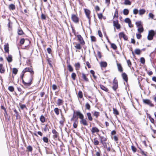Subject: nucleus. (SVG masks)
<instances>
[{
  "label": "nucleus",
  "mask_w": 156,
  "mask_h": 156,
  "mask_svg": "<svg viewBox=\"0 0 156 156\" xmlns=\"http://www.w3.org/2000/svg\"><path fill=\"white\" fill-rule=\"evenodd\" d=\"M75 47L77 49L80 50L81 49V47L80 44H76V45L75 46Z\"/></svg>",
  "instance_id": "nucleus-50"
},
{
  "label": "nucleus",
  "mask_w": 156,
  "mask_h": 156,
  "mask_svg": "<svg viewBox=\"0 0 156 156\" xmlns=\"http://www.w3.org/2000/svg\"><path fill=\"white\" fill-rule=\"evenodd\" d=\"M144 30V29L143 27H138V32L141 33H142Z\"/></svg>",
  "instance_id": "nucleus-31"
},
{
  "label": "nucleus",
  "mask_w": 156,
  "mask_h": 156,
  "mask_svg": "<svg viewBox=\"0 0 156 156\" xmlns=\"http://www.w3.org/2000/svg\"><path fill=\"white\" fill-rule=\"evenodd\" d=\"M131 149L134 152H136V149L134 146L133 145L131 146Z\"/></svg>",
  "instance_id": "nucleus-54"
},
{
  "label": "nucleus",
  "mask_w": 156,
  "mask_h": 156,
  "mask_svg": "<svg viewBox=\"0 0 156 156\" xmlns=\"http://www.w3.org/2000/svg\"><path fill=\"white\" fill-rule=\"evenodd\" d=\"M41 19H42V20H46V16H45L43 14H42L41 15Z\"/></svg>",
  "instance_id": "nucleus-59"
},
{
  "label": "nucleus",
  "mask_w": 156,
  "mask_h": 156,
  "mask_svg": "<svg viewBox=\"0 0 156 156\" xmlns=\"http://www.w3.org/2000/svg\"><path fill=\"white\" fill-rule=\"evenodd\" d=\"M119 16L118 15V9H116L115 11V12L114 14V17H116L118 18Z\"/></svg>",
  "instance_id": "nucleus-37"
},
{
  "label": "nucleus",
  "mask_w": 156,
  "mask_h": 156,
  "mask_svg": "<svg viewBox=\"0 0 156 156\" xmlns=\"http://www.w3.org/2000/svg\"><path fill=\"white\" fill-rule=\"evenodd\" d=\"M9 9L10 10H14L16 9L15 5L12 4H10L9 6Z\"/></svg>",
  "instance_id": "nucleus-13"
},
{
  "label": "nucleus",
  "mask_w": 156,
  "mask_h": 156,
  "mask_svg": "<svg viewBox=\"0 0 156 156\" xmlns=\"http://www.w3.org/2000/svg\"><path fill=\"white\" fill-rule=\"evenodd\" d=\"M42 140L45 143H48V139L47 137H44L43 138Z\"/></svg>",
  "instance_id": "nucleus-40"
},
{
  "label": "nucleus",
  "mask_w": 156,
  "mask_h": 156,
  "mask_svg": "<svg viewBox=\"0 0 156 156\" xmlns=\"http://www.w3.org/2000/svg\"><path fill=\"white\" fill-rule=\"evenodd\" d=\"M129 13V11L128 9H124L123 11V13L125 15H127Z\"/></svg>",
  "instance_id": "nucleus-28"
},
{
  "label": "nucleus",
  "mask_w": 156,
  "mask_h": 156,
  "mask_svg": "<svg viewBox=\"0 0 156 156\" xmlns=\"http://www.w3.org/2000/svg\"><path fill=\"white\" fill-rule=\"evenodd\" d=\"M85 107L88 110H90V106L88 103H87L85 105Z\"/></svg>",
  "instance_id": "nucleus-46"
},
{
  "label": "nucleus",
  "mask_w": 156,
  "mask_h": 156,
  "mask_svg": "<svg viewBox=\"0 0 156 156\" xmlns=\"http://www.w3.org/2000/svg\"><path fill=\"white\" fill-rule=\"evenodd\" d=\"M125 22L126 23H131V21L128 18H126L125 20Z\"/></svg>",
  "instance_id": "nucleus-51"
},
{
  "label": "nucleus",
  "mask_w": 156,
  "mask_h": 156,
  "mask_svg": "<svg viewBox=\"0 0 156 156\" xmlns=\"http://www.w3.org/2000/svg\"><path fill=\"white\" fill-rule=\"evenodd\" d=\"M27 72H30V73L31 75H32L34 73V72L33 69L30 67L25 68L23 70L22 73H25Z\"/></svg>",
  "instance_id": "nucleus-5"
},
{
  "label": "nucleus",
  "mask_w": 156,
  "mask_h": 156,
  "mask_svg": "<svg viewBox=\"0 0 156 156\" xmlns=\"http://www.w3.org/2000/svg\"><path fill=\"white\" fill-rule=\"evenodd\" d=\"M122 76L123 79L126 82L128 81V77L127 74L125 73H123L122 74Z\"/></svg>",
  "instance_id": "nucleus-15"
},
{
  "label": "nucleus",
  "mask_w": 156,
  "mask_h": 156,
  "mask_svg": "<svg viewBox=\"0 0 156 156\" xmlns=\"http://www.w3.org/2000/svg\"><path fill=\"white\" fill-rule=\"evenodd\" d=\"M139 15H142L145 13V10L144 9H141L139 11Z\"/></svg>",
  "instance_id": "nucleus-30"
},
{
  "label": "nucleus",
  "mask_w": 156,
  "mask_h": 156,
  "mask_svg": "<svg viewBox=\"0 0 156 156\" xmlns=\"http://www.w3.org/2000/svg\"><path fill=\"white\" fill-rule=\"evenodd\" d=\"M18 34L19 35H22L24 34V33L22 30L20 28V29H18Z\"/></svg>",
  "instance_id": "nucleus-27"
},
{
  "label": "nucleus",
  "mask_w": 156,
  "mask_h": 156,
  "mask_svg": "<svg viewBox=\"0 0 156 156\" xmlns=\"http://www.w3.org/2000/svg\"><path fill=\"white\" fill-rule=\"evenodd\" d=\"M71 19L72 21L75 23H77L79 22V19L77 16L75 14H72L71 16Z\"/></svg>",
  "instance_id": "nucleus-7"
},
{
  "label": "nucleus",
  "mask_w": 156,
  "mask_h": 156,
  "mask_svg": "<svg viewBox=\"0 0 156 156\" xmlns=\"http://www.w3.org/2000/svg\"><path fill=\"white\" fill-rule=\"evenodd\" d=\"M131 4V2L129 0H125L124 4L125 5H130Z\"/></svg>",
  "instance_id": "nucleus-29"
},
{
  "label": "nucleus",
  "mask_w": 156,
  "mask_h": 156,
  "mask_svg": "<svg viewBox=\"0 0 156 156\" xmlns=\"http://www.w3.org/2000/svg\"><path fill=\"white\" fill-rule=\"evenodd\" d=\"M112 84V88L115 91L118 87L117 80L114 79L113 81Z\"/></svg>",
  "instance_id": "nucleus-4"
},
{
  "label": "nucleus",
  "mask_w": 156,
  "mask_h": 156,
  "mask_svg": "<svg viewBox=\"0 0 156 156\" xmlns=\"http://www.w3.org/2000/svg\"><path fill=\"white\" fill-rule=\"evenodd\" d=\"M113 26L115 27L118 29H119L120 28V25L118 21V20L116 21H114L113 22Z\"/></svg>",
  "instance_id": "nucleus-9"
},
{
  "label": "nucleus",
  "mask_w": 156,
  "mask_h": 156,
  "mask_svg": "<svg viewBox=\"0 0 156 156\" xmlns=\"http://www.w3.org/2000/svg\"><path fill=\"white\" fill-rule=\"evenodd\" d=\"M76 70H79L80 67V65L79 62L75 64V65Z\"/></svg>",
  "instance_id": "nucleus-26"
},
{
  "label": "nucleus",
  "mask_w": 156,
  "mask_h": 156,
  "mask_svg": "<svg viewBox=\"0 0 156 156\" xmlns=\"http://www.w3.org/2000/svg\"><path fill=\"white\" fill-rule=\"evenodd\" d=\"M91 132L92 133L98 132H99V130L96 127H93L92 128Z\"/></svg>",
  "instance_id": "nucleus-24"
},
{
  "label": "nucleus",
  "mask_w": 156,
  "mask_h": 156,
  "mask_svg": "<svg viewBox=\"0 0 156 156\" xmlns=\"http://www.w3.org/2000/svg\"><path fill=\"white\" fill-rule=\"evenodd\" d=\"M155 34L156 33L153 30H151L149 31L147 37L148 40L149 41L152 40Z\"/></svg>",
  "instance_id": "nucleus-2"
},
{
  "label": "nucleus",
  "mask_w": 156,
  "mask_h": 156,
  "mask_svg": "<svg viewBox=\"0 0 156 156\" xmlns=\"http://www.w3.org/2000/svg\"><path fill=\"white\" fill-rule=\"evenodd\" d=\"M63 103V101L62 100L58 99L57 101V104L58 105H60Z\"/></svg>",
  "instance_id": "nucleus-39"
},
{
  "label": "nucleus",
  "mask_w": 156,
  "mask_h": 156,
  "mask_svg": "<svg viewBox=\"0 0 156 156\" xmlns=\"http://www.w3.org/2000/svg\"><path fill=\"white\" fill-rule=\"evenodd\" d=\"M24 73H23L22 74V75H21V78L22 80V82H23V84L26 87H30L31 84V81H32L31 78V77H30L29 81L27 82H25L24 81V80L23 79L24 75Z\"/></svg>",
  "instance_id": "nucleus-1"
},
{
  "label": "nucleus",
  "mask_w": 156,
  "mask_h": 156,
  "mask_svg": "<svg viewBox=\"0 0 156 156\" xmlns=\"http://www.w3.org/2000/svg\"><path fill=\"white\" fill-rule=\"evenodd\" d=\"M127 63L128 64V66L129 67H130L132 65V64H131V62L130 60H127Z\"/></svg>",
  "instance_id": "nucleus-57"
},
{
  "label": "nucleus",
  "mask_w": 156,
  "mask_h": 156,
  "mask_svg": "<svg viewBox=\"0 0 156 156\" xmlns=\"http://www.w3.org/2000/svg\"><path fill=\"white\" fill-rule=\"evenodd\" d=\"M6 59L9 62H11L12 61V56L11 55L8 54V57H6Z\"/></svg>",
  "instance_id": "nucleus-16"
},
{
  "label": "nucleus",
  "mask_w": 156,
  "mask_h": 156,
  "mask_svg": "<svg viewBox=\"0 0 156 156\" xmlns=\"http://www.w3.org/2000/svg\"><path fill=\"white\" fill-rule=\"evenodd\" d=\"M138 10L137 9H135L133 10V13L134 14L136 15L138 13Z\"/></svg>",
  "instance_id": "nucleus-55"
},
{
  "label": "nucleus",
  "mask_w": 156,
  "mask_h": 156,
  "mask_svg": "<svg viewBox=\"0 0 156 156\" xmlns=\"http://www.w3.org/2000/svg\"><path fill=\"white\" fill-rule=\"evenodd\" d=\"M8 90L11 92H13L14 90V88L13 86H9L8 87Z\"/></svg>",
  "instance_id": "nucleus-52"
},
{
  "label": "nucleus",
  "mask_w": 156,
  "mask_h": 156,
  "mask_svg": "<svg viewBox=\"0 0 156 156\" xmlns=\"http://www.w3.org/2000/svg\"><path fill=\"white\" fill-rule=\"evenodd\" d=\"M76 114L77 116H79V118L80 119H82L84 118L83 115L80 112L76 111Z\"/></svg>",
  "instance_id": "nucleus-12"
},
{
  "label": "nucleus",
  "mask_w": 156,
  "mask_h": 156,
  "mask_svg": "<svg viewBox=\"0 0 156 156\" xmlns=\"http://www.w3.org/2000/svg\"><path fill=\"white\" fill-rule=\"evenodd\" d=\"M25 42V39L24 38H22L20 41V43L21 44H24V43Z\"/></svg>",
  "instance_id": "nucleus-56"
},
{
  "label": "nucleus",
  "mask_w": 156,
  "mask_h": 156,
  "mask_svg": "<svg viewBox=\"0 0 156 156\" xmlns=\"http://www.w3.org/2000/svg\"><path fill=\"white\" fill-rule=\"evenodd\" d=\"M76 74L74 73H72L71 75V77L72 79L74 80H76Z\"/></svg>",
  "instance_id": "nucleus-32"
},
{
  "label": "nucleus",
  "mask_w": 156,
  "mask_h": 156,
  "mask_svg": "<svg viewBox=\"0 0 156 156\" xmlns=\"http://www.w3.org/2000/svg\"><path fill=\"white\" fill-rule=\"evenodd\" d=\"M135 53L138 55H140L141 52V51L138 49H136L135 50Z\"/></svg>",
  "instance_id": "nucleus-38"
},
{
  "label": "nucleus",
  "mask_w": 156,
  "mask_h": 156,
  "mask_svg": "<svg viewBox=\"0 0 156 156\" xmlns=\"http://www.w3.org/2000/svg\"><path fill=\"white\" fill-rule=\"evenodd\" d=\"M54 111L55 112V114L57 115H58L59 114V109L57 108H55L54 110Z\"/></svg>",
  "instance_id": "nucleus-33"
},
{
  "label": "nucleus",
  "mask_w": 156,
  "mask_h": 156,
  "mask_svg": "<svg viewBox=\"0 0 156 156\" xmlns=\"http://www.w3.org/2000/svg\"><path fill=\"white\" fill-rule=\"evenodd\" d=\"M78 97L80 98L83 97L82 92L81 91H80L78 93Z\"/></svg>",
  "instance_id": "nucleus-48"
},
{
  "label": "nucleus",
  "mask_w": 156,
  "mask_h": 156,
  "mask_svg": "<svg viewBox=\"0 0 156 156\" xmlns=\"http://www.w3.org/2000/svg\"><path fill=\"white\" fill-rule=\"evenodd\" d=\"M27 149L30 152H32L33 150V148L30 145H29L27 147Z\"/></svg>",
  "instance_id": "nucleus-44"
},
{
  "label": "nucleus",
  "mask_w": 156,
  "mask_h": 156,
  "mask_svg": "<svg viewBox=\"0 0 156 156\" xmlns=\"http://www.w3.org/2000/svg\"><path fill=\"white\" fill-rule=\"evenodd\" d=\"M77 37L80 44L82 45H84L85 44V42L81 35H77Z\"/></svg>",
  "instance_id": "nucleus-8"
},
{
  "label": "nucleus",
  "mask_w": 156,
  "mask_h": 156,
  "mask_svg": "<svg viewBox=\"0 0 156 156\" xmlns=\"http://www.w3.org/2000/svg\"><path fill=\"white\" fill-rule=\"evenodd\" d=\"M77 119L75 121V122H74L73 124V127L75 128H76L77 127V124H78V122H77L76 120H77Z\"/></svg>",
  "instance_id": "nucleus-45"
},
{
  "label": "nucleus",
  "mask_w": 156,
  "mask_h": 156,
  "mask_svg": "<svg viewBox=\"0 0 156 156\" xmlns=\"http://www.w3.org/2000/svg\"><path fill=\"white\" fill-rule=\"evenodd\" d=\"M100 87L101 89L106 92H108V89L105 87L104 85L101 84L100 85Z\"/></svg>",
  "instance_id": "nucleus-17"
},
{
  "label": "nucleus",
  "mask_w": 156,
  "mask_h": 156,
  "mask_svg": "<svg viewBox=\"0 0 156 156\" xmlns=\"http://www.w3.org/2000/svg\"><path fill=\"white\" fill-rule=\"evenodd\" d=\"M40 119L41 122L42 123H44L45 121V119L43 115H41L40 118Z\"/></svg>",
  "instance_id": "nucleus-25"
},
{
  "label": "nucleus",
  "mask_w": 156,
  "mask_h": 156,
  "mask_svg": "<svg viewBox=\"0 0 156 156\" xmlns=\"http://www.w3.org/2000/svg\"><path fill=\"white\" fill-rule=\"evenodd\" d=\"M91 40L92 42H96V37L93 36H91L90 37Z\"/></svg>",
  "instance_id": "nucleus-41"
},
{
  "label": "nucleus",
  "mask_w": 156,
  "mask_h": 156,
  "mask_svg": "<svg viewBox=\"0 0 156 156\" xmlns=\"http://www.w3.org/2000/svg\"><path fill=\"white\" fill-rule=\"evenodd\" d=\"M135 24L136 25L137 27H138L143 26V24L141 21L136 22Z\"/></svg>",
  "instance_id": "nucleus-19"
},
{
  "label": "nucleus",
  "mask_w": 156,
  "mask_h": 156,
  "mask_svg": "<svg viewBox=\"0 0 156 156\" xmlns=\"http://www.w3.org/2000/svg\"><path fill=\"white\" fill-rule=\"evenodd\" d=\"M140 62L141 63L144 64L145 63V60L143 57L141 58L140 59Z\"/></svg>",
  "instance_id": "nucleus-58"
},
{
  "label": "nucleus",
  "mask_w": 156,
  "mask_h": 156,
  "mask_svg": "<svg viewBox=\"0 0 156 156\" xmlns=\"http://www.w3.org/2000/svg\"><path fill=\"white\" fill-rule=\"evenodd\" d=\"M99 136L100 139L103 140V141H104L105 142L106 141H107V139L106 137H105L104 136Z\"/></svg>",
  "instance_id": "nucleus-49"
},
{
  "label": "nucleus",
  "mask_w": 156,
  "mask_h": 156,
  "mask_svg": "<svg viewBox=\"0 0 156 156\" xmlns=\"http://www.w3.org/2000/svg\"><path fill=\"white\" fill-rule=\"evenodd\" d=\"M52 133L54 134L53 137L54 138H57L58 135V133L55 129H53L52 130Z\"/></svg>",
  "instance_id": "nucleus-11"
},
{
  "label": "nucleus",
  "mask_w": 156,
  "mask_h": 156,
  "mask_svg": "<svg viewBox=\"0 0 156 156\" xmlns=\"http://www.w3.org/2000/svg\"><path fill=\"white\" fill-rule=\"evenodd\" d=\"M117 66L119 71L121 73L123 72V68L121 65L120 63H117Z\"/></svg>",
  "instance_id": "nucleus-14"
},
{
  "label": "nucleus",
  "mask_w": 156,
  "mask_h": 156,
  "mask_svg": "<svg viewBox=\"0 0 156 156\" xmlns=\"http://www.w3.org/2000/svg\"><path fill=\"white\" fill-rule=\"evenodd\" d=\"M143 102L144 104L149 105L151 107H154V105L152 103L151 101L149 99H143Z\"/></svg>",
  "instance_id": "nucleus-3"
},
{
  "label": "nucleus",
  "mask_w": 156,
  "mask_h": 156,
  "mask_svg": "<svg viewBox=\"0 0 156 156\" xmlns=\"http://www.w3.org/2000/svg\"><path fill=\"white\" fill-rule=\"evenodd\" d=\"M80 122L81 124H82L84 126H87L88 125L87 121L86 119H83V118L81 119Z\"/></svg>",
  "instance_id": "nucleus-20"
},
{
  "label": "nucleus",
  "mask_w": 156,
  "mask_h": 156,
  "mask_svg": "<svg viewBox=\"0 0 156 156\" xmlns=\"http://www.w3.org/2000/svg\"><path fill=\"white\" fill-rule=\"evenodd\" d=\"M111 48L114 50H116L117 48V47L116 45L114 43L111 44Z\"/></svg>",
  "instance_id": "nucleus-35"
},
{
  "label": "nucleus",
  "mask_w": 156,
  "mask_h": 156,
  "mask_svg": "<svg viewBox=\"0 0 156 156\" xmlns=\"http://www.w3.org/2000/svg\"><path fill=\"white\" fill-rule=\"evenodd\" d=\"M18 72V69L16 68H14L12 70V73L15 74H16Z\"/></svg>",
  "instance_id": "nucleus-47"
},
{
  "label": "nucleus",
  "mask_w": 156,
  "mask_h": 156,
  "mask_svg": "<svg viewBox=\"0 0 156 156\" xmlns=\"http://www.w3.org/2000/svg\"><path fill=\"white\" fill-rule=\"evenodd\" d=\"M87 116L89 120L90 121L92 120L93 118L90 112H88L87 113Z\"/></svg>",
  "instance_id": "nucleus-23"
},
{
  "label": "nucleus",
  "mask_w": 156,
  "mask_h": 156,
  "mask_svg": "<svg viewBox=\"0 0 156 156\" xmlns=\"http://www.w3.org/2000/svg\"><path fill=\"white\" fill-rule=\"evenodd\" d=\"M125 34H124V33L123 32H122L119 33V38L121 39V38H122L123 37H124Z\"/></svg>",
  "instance_id": "nucleus-42"
},
{
  "label": "nucleus",
  "mask_w": 156,
  "mask_h": 156,
  "mask_svg": "<svg viewBox=\"0 0 156 156\" xmlns=\"http://www.w3.org/2000/svg\"><path fill=\"white\" fill-rule=\"evenodd\" d=\"M94 145H98L99 142L96 139V138H95L94 139Z\"/></svg>",
  "instance_id": "nucleus-36"
},
{
  "label": "nucleus",
  "mask_w": 156,
  "mask_h": 156,
  "mask_svg": "<svg viewBox=\"0 0 156 156\" xmlns=\"http://www.w3.org/2000/svg\"><path fill=\"white\" fill-rule=\"evenodd\" d=\"M47 51L48 53L51 54V48H47Z\"/></svg>",
  "instance_id": "nucleus-63"
},
{
  "label": "nucleus",
  "mask_w": 156,
  "mask_h": 156,
  "mask_svg": "<svg viewBox=\"0 0 156 156\" xmlns=\"http://www.w3.org/2000/svg\"><path fill=\"white\" fill-rule=\"evenodd\" d=\"M107 65V64L105 62H101L100 63V66L101 67H106Z\"/></svg>",
  "instance_id": "nucleus-22"
},
{
  "label": "nucleus",
  "mask_w": 156,
  "mask_h": 156,
  "mask_svg": "<svg viewBox=\"0 0 156 156\" xmlns=\"http://www.w3.org/2000/svg\"><path fill=\"white\" fill-rule=\"evenodd\" d=\"M113 113L116 115H117L119 114V113L118 110L116 108H113Z\"/></svg>",
  "instance_id": "nucleus-34"
},
{
  "label": "nucleus",
  "mask_w": 156,
  "mask_h": 156,
  "mask_svg": "<svg viewBox=\"0 0 156 156\" xmlns=\"http://www.w3.org/2000/svg\"><path fill=\"white\" fill-rule=\"evenodd\" d=\"M149 16L150 18L153 19L154 17V15L152 13H150L149 15Z\"/></svg>",
  "instance_id": "nucleus-64"
},
{
  "label": "nucleus",
  "mask_w": 156,
  "mask_h": 156,
  "mask_svg": "<svg viewBox=\"0 0 156 156\" xmlns=\"http://www.w3.org/2000/svg\"><path fill=\"white\" fill-rule=\"evenodd\" d=\"M73 67L71 65H69V71L72 72H73Z\"/></svg>",
  "instance_id": "nucleus-61"
},
{
  "label": "nucleus",
  "mask_w": 156,
  "mask_h": 156,
  "mask_svg": "<svg viewBox=\"0 0 156 156\" xmlns=\"http://www.w3.org/2000/svg\"><path fill=\"white\" fill-rule=\"evenodd\" d=\"M136 37L138 39H140L142 37L141 35L140 34H136Z\"/></svg>",
  "instance_id": "nucleus-62"
},
{
  "label": "nucleus",
  "mask_w": 156,
  "mask_h": 156,
  "mask_svg": "<svg viewBox=\"0 0 156 156\" xmlns=\"http://www.w3.org/2000/svg\"><path fill=\"white\" fill-rule=\"evenodd\" d=\"M5 70L3 67V65L2 64H0V73H1L5 72Z\"/></svg>",
  "instance_id": "nucleus-21"
},
{
  "label": "nucleus",
  "mask_w": 156,
  "mask_h": 156,
  "mask_svg": "<svg viewBox=\"0 0 156 156\" xmlns=\"http://www.w3.org/2000/svg\"><path fill=\"white\" fill-rule=\"evenodd\" d=\"M81 77L83 78L84 81L86 82H88L89 81L88 78L87 77L86 74L84 73H82V76Z\"/></svg>",
  "instance_id": "nucleus-18"
},
{
  "label": "nucleus",
  "mask_w": 156,
  "mask_h": 156,
  "mask_svg": "<svg viewBox=\"0 0 156 156\" xmlns=\"http://www.w3.org/2000/svg\"><path fill=\"white\" fill-rule=\"evenodd\" d=\"M84 12L86 16L89 19V22H90V11L87 9H84Z\"/></svg>",
  "instance_id": "nucleus-6"
},
{
  "label": "nucleus",
  "mask_w": 156,
  "mask_h": 156,
  "mask_svg": "<svg viewBox=\"0 0 156 156\" xmlns=\"http://www.w3.org/2000/svg\"><path fill=\"white\" fill-rule=\"evenodd\" d=\"M4 49L5 52L9 54V46L8 43L5 44L4 45Z\"/></svg>",
  "instance_id": "nucleus-10"
},
{
  "label": "nucleus",
  "mask_w": 156,
  "mask_h": 156,
  "mask_svg": "<svg viewBox=\"0 0 156 156\" xmlns=\"http://www.w3.org/2000/svg\"><path fill=\"white\" fill-rule=\"evenodd\" d=\"M98 35L100 37H102L103 36L100 30H98Z\"/></svg>",
  "instance_id": "nucleus-60"
},
{
  "label": "nucleus",
  "mask_w": 156,
  "mask_h": 156,
  "mask_svg": "<svg viewBox=\"0 0 156 156\" xmlns=\"http://www.w3.org/2000/svg\"><path fill=\"white\" fill-rule=\"evenodd\" d=\"M99 112L95 111L94 112V116L96 117V118H97L99 115Z\"/></svg>",
  "instance_id": "nucleus-43"
},
{
  "label": "nucleus",
  "mask_w": 156,
  "mask_h": 156,
  "mask_svg": "<svg viewBox=\"0 0 156 156\" xmlns=\"http://www.w3.org/2000/svg\"><path fill=\"white\" fill-rule=\"evenodd\" d=\"M98 16L100 19H101L103 17V15L101 13H98Z\"/></svg>",
  "instance_id": "nucleus-53"
}]
</instances>
